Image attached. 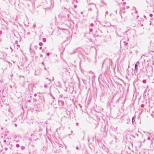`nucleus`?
Returning a JSON list of instances; mask_svg holds the SVG:
<instances>
[{"mask_svg": "<svg viewBox=\"0 0 154 154\" xmlns=\"http://www.w3.org/2000/svg\"><path fill=\"white\" fill-rule=\"evenodd\" d=\"M137 64H136L135 65V69H137Z\"/></svg>", "mask_w": 154, "mask_h": 154, "instance_id": "f257e3e1", "label": "nucleus"}]
</instances>
